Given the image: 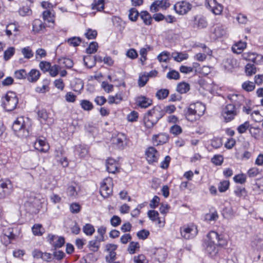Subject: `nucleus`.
Returning a JSON list of instances; mask_svg holds the SVG:
<instances>
[{
	"label": "nucleus",
	"mask_w": 263,
	"mask_h": 263,
	"mask_svg": "<svg viewBox=\"0 0 263 263\" xmlns=\"http://www.w3.org/2000/svg\"><path fill=\"white\" fill-rule=\"evenodd\" d=\"M208 237L209 240L206 251L212 257H214L218 253V246H223L225 241L215 231H211Z\"/></svg>",
	"instance_id": "obj_1"
},
{
	"label": "nucleus",
	"mask_w": 263,
	"mask_h": 263,
	"mask_svg": "<svg viewBox=\"0 0 263 263\" xmlns=\"http://www.w3.org/2000/svg\"><path fill=\"white\" fill-rule=\"evenodd\" d=\"M2 105L7 111L14 110L18 103V99L16 94L12 91L8 92L2 99Z\"/></svg>",
	"instance_id": "obj_2"
},
{
	"label": "nucleus",
	"mask_w": 263,
	"mask_h": 263,
	"mask_svg": "<svg viewBox=\"0 0 263 263\" xmlns=\"http://www.w3.org/2000/svg\"><path fill=\"white\" fill-rule=\"evenodd\" d=\"M12 128L18 136L27 137L29 135L28 129L26 128L24 118L18 117L13 122Z\"/></svg>",
	"instance_id": "obj_3"
},
{
	"label": "nucleus",
	"mask_w": 263,
	"mask_h": 263,
	"mask_svg": "<svg viewBox=\"0 0 263 263\" xmlns=\"http://www.w3.org/2000/svg\"><path fill=\"white\" fill-rule=\"evenodd\" d=\"M181 236L185 239L194 238L198 233L197 227L194 224L185 225L180 228Z\"/></svg>",
	"instance_id": "obj_4"
},
{
	"label": "nucleus",
	"mask_w": 263,
	"mask_h": 263,
	"mask_svg": "<svg viewBox=\"0 0 263 263\" xmlns=\"http://www.w3.org/2000/svg\"><path fill=\"white\" fill-rule=\"evenodd\" d=\"M112 180L110 177L106 178L101 184L100 193L104 198L108 197L112 192Z\"/></svg>",
	"instance_id": "obj_5"
},
{
	"label": "nucleus",
	"mask_w": 263,
	"mask_h": 263,
	"mask_svg": "<svg viewBox=\"0 0 263 263\" xmlns=\"http://www.w3.org/2000/svg\"><path fill=\"white\" fill-rule=\"evenodd\" d=\"M237 115L236 107L233 104H229L222 109L221 116L225 122H229L232 121Z\"/></svg>",
	"instance_id": "obj_6"
},
{
	"label": "nucleus",
	"mask_w": 263,
	"mask_h": 263,
	"mask_svg": "<svg viewBox=\"0 0 263 263\" xmlns=\"http://www.w3.org/2000/svg\"><path fill=\"white\" fill-rule=\"evenodd\" d=\"M205 5L215 15H220L222 12V6L216 0H205Z\"/></svg>",
	"instance_id": "obj_7"
},
{
	"label": "nucleus",
	"mask_w": 263,
	"mask_h": 263,
	"mask_svg": "<svg viewBox=\"0 0 263 263\" xmlns=\"http://www.w3.org/2000/svg\"><path fill=\"white\" fill-rule=\"evenodd\" d=\"M191 5L185 1L178 2L174 6L176 12L180 15L186 14L191 10Z\"/></svg>",
	"instance_id": "obj_8"
},
{
	"label": "nucleus",
	"mask_w": 263,
	"mask_h": 263,
	"mask_svg": "<svg viewBox=\"0 0 263 263\" xmlns=\"http://www.w3.org/2000/svg\"><path fill=\"white\" fill-rule=\"evenodd\" d=\"M147 114L154 119V121L158 122L164 115V111L160 106L157 105L148 111Z\"/></svg>",
	"instance_id": "obj_9"
},
{
	"label": "nucleus",
	"mask_w": 263,
	"mask_h": 263,
	"mask_svg": "<svg viewBox=\"0 0 263 263\" xmlns=\"http://www.w3.org/2000/svg\"><path fill=\"white\" fill-rule=\"evenodd\" d=\"M34 148L42 153H46L49 149V145L44 137H39L34 143Z\"/></svg>",
	"instance_id": "obj_10"
},
{
	"label": "nucleus",
	"mask_w": 263,
	"mask_h": 263,
	"mask_svg": "<svg viewBox=\"0 0 263 263\" xmlns=\"http://www.w3.org/2000/svg\"><path fill=\"white\" fill-rule=\"evenodd\" d=\"M127 138L125 134H118L117 136L112 139V143L119 149H123L127 144Z\"/></svg>",
	"instance_id": "obj_11"
},
{
	"label": "nucleus",
	"mask_w": 263,
	"mask_h": 263,
	"mask_svg": "<svg viewBox=\"0 0 263 263\" xmlns=\"http://www.w3.org/2000/svg\"><path fill=\"white\" fill-rule=\"evenodd\" d=\"M48 241L54 248H61L65 243V239L63 237L58 236L52 234L48 236Z\"/></svg>",
	"instance_id": "obj_12"
},
{
	"label": "nucleus",
	"mask_w": 263,
	"mask_h": 263,
	"mask_svg": "<svg viewBox=\"0 0 263 263\" xmlns=\"http://www.w3.org/2000/svg\"><path fill=\"white\" fill-rule=\"evenodd\" d=\"M146 159L149 163L157 162L158 157L159 153L155 148L153 147H148L145 152Z\"/></svg>",
	"instance_id": "obj_13"
},
{
	"label": "nucleus",
	"mask_w": 263,
	"mask_h": 263,
	"mask_svg": "<svg viewBox=\"0 0 263 263\" xmlns=\"http://www.w3.org/2000/svg\"><path fill=\"white\" fill-rule=\"evenodd\" d=\"M11 185L9 181H0V198H4L10 193Z\"/></svg>",
	"instance_id": "obj_14"
},
{
	"label": "nucleus",
	"mask_w": 263,
	"mask_h": 263,
	"mask_svg": "<svg viewBox=\"0 0 263 263\" xmlns=\"http://www.w3.org/2000/svg\"><path fill=\"white\" fill-rule=\"evenodd\" d=\"M170 5L167 0L156 1L151 6L150 10L152 12H155L159 10V8L166 9Z\"/></svg>",
	"instance_id": "obj_15"
},
{
	"label": "nucleus",
	"mask_w": 263,
	"mask_h": 263,
	"mask_svg": "<svg viewBox=\"0 0 263 263\" xmlns=\"http://www.w3.org/2000/svg\"><path fill=\"white\" fill-rule=\"evenodd\" d=\"M169 139V136L165 133H160L158 135H155L152 137V140L154 144L158 145L166 143Z\"/></svg>",
	"instance_id": "obj_16"
},
{
	"label": "nucleus",
	"mask_w": 263,
	"mask_h": 263,
	"mask_svg": "<svg viewBox=\"0 0 263 263\" xmlns=\"http://www.w3.org/2000/svg\"><path fill=\"white\" fill-rule=\"evenodd\" d=\"M135 101L137 105L141 108H146L152 104V100L143 96L137 97Z\"/></svg>",
	"instance_id": "obj_17"
},
{
	"label": "nucleus",
	"mask_w": 263,
	"mask_h": 263,
	"mask_svg": "<svg viewBox=\"0 0 263 263\" xmlns=\"http://www.w3.org/2000/svg\"><path fill=\"white\" fill-rule=\"evenodd\" d=\"M32 25V31L34 34L42 33L46 28L45 24L40 19H35L33 21Z\"/></svg>",
	"instance_id": "obj_18"
},
{
	"label": "nucleus",
	"mask_w": 263,
	"mask_h": 263,
	"mask_svg": "<svg viewBox=\"0 0 263 263\" xmlns=\"http://www.w3.org/2000/svg\"><path fill=\"white\" fill-rule=\"evenodd\" d=\"M83 61L86 66L91 68L95 65L96 61L101 62L102 60L100 56L91 57L87 55L84 57Z\"/></svg>",
	"instance_id": "obj_19"
},
{
	"label": "nucleus",
	"mask_w": 263,
	"mask_h": 263,
	"mask_svg": "<svg viewBox=\"0 0 263 263\" xmlns=\"http://www.w3.org/2000/svg\"><path fill=\"white\" fill-rule=\"evenodd\" d=\"M195 106L191 104L187 108L185 112V117L187 120L193 122L198 119L197 115L195 113Z\"/></svg>",
	"instance_id": "obj_20"
},
{
	"label": "nucleus",
	"mask_w": 263,
	"mask_h": 263,
	"mask_svg": "<svg viewBox=\"0 0 263 263\" xmlns=\"http://www.w3.org/2000/svg\"><path fill=\"white\" fill-rule=\"evenodd\" d=\"M208 22L205 18L202 16H197L194 17V28L202 29L206 27Z\"/></svg>",
	"instance_id": "obj_21"
},
{
	"label": "nucleus",
	"mask_w": 263,
	"mask_h": 263,
	"mask_svg": "<svg viewBox=\"0 0 263 263\" xmlns=\"http://www.w3.org/2000/svg\"><path fill=\"white\" fill-rule=\"evenodd\" d=\"M106 167L108 173L115 174L118 170V162L114 159L108 158L106 162Z\"/></svg>",
	"instance_id": "obj_22"
},
{
	"label": "nucleus",
	"mask_w": 263,
	"mask_h": 263,
	"mask_svg": "<svg viewBox=\"0 0 263 263\" xmlns=\"http://www.w3.org/2000/svg\"><path fill=\"white\" fill-rule=\"evenodd\" d=\"M248 61L256 65L263 64V56L255 53H248Z\"/></svg>",
	"instance_id": "obj_23"
},
{
	"label": "nucleus",
	"mask_w": 263,
	"mask_h": 263,
	"mask_svg": "<svg viewBox=\"0 0 263 263\" xmlns=\"http://www.w3.org/2000/svg\"><path fill=\"white\" fill-rule=\"evenodd\" d=\"M40 76L41 73L39 70L32 69L27 73V78L29 82L34 83L38 80Z\"/></svg>",
	"instance_id": "obj_24"
},
{
	"label": "nucleus",
	"mask_w": 263,
	"mask_h": 263,
	"mask_svg": "<svg viewBox=\"0 0 263 263\" xmlns=\"http://www.w3.org/2000/svg\"><path fill=\"white\" fill-rule=\"evenodd\" d=\"M229 99L233 102L235 103V106H240L245 101V98L240 95L233 94L228 96Z\"/></svg>",
	"instance_id": "obj_25"
},
{
	"label": "nucleus",
	"mask_w": 263,
	"mask_h": 263,
	"mask_svg": "<svg viewBox=\"0 0 263 263\" xmlns=\"http://www.w3.org/2000/svg\"><path fill=\"white\" fill-rule=\"evenodd\" d=\"M8 238L7 243H10L11 241L14 240L16 238V235L13 233V229L12 228H7L3 230V238Z\"/></svg>",
	"instance_id": "obj_26"
},
{
	"label": "nucleus",
	"mask_w": 263,
	"mask_h": 263,
	"mask_svg": "<svg viewBox=\"0 0 263 263\" xmlns=\"http://www.w3.org/2000/svg\"><path fill=\"white\" fill-rule=\"evenodd\" d=\"M43 18L49 23L54 24L55 12L54 10H45L43 12Z\"/></svg>",
	"instance_id": "obj_27"
},
{
	"label": "nucleus",
	"mask_w": 263,
	"mask_h": 263,
	"mask_svg": "<svg viewBox=\"0 0 263 263\" xmlns=\"http://www.w3.org/2000/svg\"><path fill=\"white\" fill-rule=\"evenodd\" d=\"M156 258L159 262H163L165 261L167 256V251L163 248H160L158 249L156 253Z\"/></svg>",
	"instance_id": "obj_28"
},
{
	"label": "nucleus",
	"mask_w": 263,
	"mask_h": 263,
	"mask_svg": "<svg viewBox=\"0 0 263 263\" xmlns=\"http://www.w3.org/2000/svg\"><path fill=\"white\" fill-rule=\"evenodd\" d=\"M246 46L247 45L245 42L240 41L233 45L232 50L234 53L240 54L246 48Z\"/></svg>",
	"instance_id": "obj_29"
},
{
	"label": "nucleus",
	"mask_w": 263,
	"mask_h": 263,
	"mask_svg": "<svg viewBox=\"0 0 263 263\" xmlns=\"http://www.w3.org/2000/svg\"><path fill=\"white\" fill-rule=\"evenodd\" d=\"M193 104L195 106V113L197 114L198 118H199L203 115L205 110V106L203 104L199 102L193 103Z\"/></svg>",
	"instance_id": "obj_30"
},
{
	"label": "nucleus",
	"mask_w": 263,
	"mask_h": 263,
	"mask_svg": "<svg viewBox=\"0 0 263 263\" xmlns=\"http://www.w3.org/2000/svg\"><path fill=\"white\" fill-rule=\"evenodd\" d=\"M91 8L98 11H101L104 9V0H94L91 4Z\"/></svg>",
	"instance_id": "obj_31"
},
{
	"label": "nucleus",
	"mask_w": 263,
	"mask_h": 263,
	"mask_svg": "<svg viewBox=\"0 0 263 263\" xmlns=\"http://www.w3.org/2000/svg\"><path fill=\"white\" fill-rule=\"evenodd\" d=\"M226 28L221 25H217L214 31V34L217 37H220L226 34Z\"/></svg>",
	"instance_id": "obj_32"
},
{
	"label": "nucleus",
	"mask_w": 263,
	"mask_h": 263,
	"mask_svg": "<svg viewBox=\"0 0 263 263\" xmlns=\"http://www.w3.org/2000/svg\"><path fill=\"white\" fill-rule=\"evenodd\" d=\"M218 218V214L217 211L215 210L212 211H211L210 213L206 214L204 216L205 220L209 222L215 221L217 220Z\"/></svg>",
	"instance_id": "obj_33"
},
{
	"label": "nucleus",
	"mask_w": 263,
	"mask_h": 263,
	"mask_svg": "<svg viewBox=\"0 0 263 263\" xmlns=\"http://www.w3.org/2000/svg\"><path fill=\"white\" fill-rule=\"evenodd\" d=\"M144 123L146 128H151L157 123V122L154 121V119L146 114L144 117Z\"/></svg>",
	"instance_id": "obj_34"
},
{
	"label": "nucleus",
	"mask_w": 263,
	"mask_h": 263,
	"mask_svg": "<svg viewBox=\"0 0 263 263\" xmlns=\"http://www.w3.org/2000/svg\"><path fill=\"white\" fill-rule=\"evenodd\" d=\"M190 89V85L185 82H181L178 84L177 87V91L180 93H185Z\"/></svg>",
	"instance_id": "obj_35"
},
{
	"label": "nucleus",
	"mask_w": 263,
	"mask_h": 263,
	"mask_svg": "<svg viewBox=\"0 0 263 263\" xmlns=\"http://www.w3.org/2000/svg\"><path fill=\"white\" fill-rule=\"evenodd\" d=\"M122 100V95L121 93H117L115 96H109L108 99L109 104H118Z\"/></svg>",
	"instance_id": "obj_36"
},
{
	"label": "nucleus",
	"mask_w": 263,
	"mask_h": 263,
	"mask_svg": "<svg viewBox=\"0 0 263 263\" xmlns=\"http://www.w3.org/2000/svg\"><path fill=\"white\" fill-rule=\"evenodd\" d=\"M18 13L22 16H29L32 14V10L29 6H24L19 9Z\"/></svg>",
	"instance_id": "obj_37"
},
{
	"label": "nucleus",
	"mask_w": 263,
	"mask_h": 263,
	"mask_svg": "<svg viewBox=\"0 0 263 263\" xmlns=\"http://www.w3.org/2000/svg\"><path fill=\"white\" fill-rule=\"evenodd\" d=\"M21 52L24 58L27 59H31L33 57V52L29 46L23 48L21 49Z\"/></svg>",
	"instance_id": "obj_38"
},
{
	"label": "nucleus",
	"mask_w": 263,
	"mask_h": 263,
	"mask_svg": "<svg viewBox=\"0 0 263 263\" xmlns=\"http://www.w3.org/2000/svg\"><path fill=\"white\" fill-rule=\"evenodd\" d=\"M140 17L145 25H149L151 24L152 18L147 11L141 12Z\"/></svg>",
	"instance_id": "obj_39"
},
{
	"label": "nucleus",
	"mask_w": 263,
	"mask_h": 263,
	"mask_svg": "<svg viewBox=\"0 0 263 263\" xmlns=\"http://www.w3.org/2000/svg\"><path fill=\"white\" fill-rule=\"evenodd\" d=\"M101 241H100V239L99 238L90 241L89 242L90 249L93 252L97 251L99 248L100 242Z\"/></svg>",
	"instance_id": "obj_40"
},
{
	"label": "nucleus",
	"mask_w": 263,
	"mask_h": 263,
	"mask_svg": "<svg viewBox=\"0 0 263 263\" xmlns=\"http://www.w3.org/2000/svg\"><path fill=\"white\" fill-rule=\"evenodd\" d=\"M172 57L176 61L180 62L184 60L187 59L188 58V55L185 53L176 52L173 53Z\"/></svg>",
	"instance_id": "obj_41"
},
{
	"label": "nucleus",
	"mask_w": 263,
	"mask_h": 263,
	"mask_svg": "<svg viewBox=\"0 0 263 263\" xmlns=\"http://www.w3.org/2000/svg\"><path fill=\"white\" fill-rule=\"evenodd\" d=\"M80 105L84 110L90 111L93 108L92 103L88 100H82L81 101Z\"/></svg>",
	"instance_id": "obj_42"
},
{
	"label": "nucleus",
	"mask_w": 263,
	"mask_h": 263,
	"mask_svg": "<svg viewBox=\"0 0 263 263\" xmlns=\"http://www.w3.org/2000/svg\"><path fill=\"white\" fill-rule=\"evenodd\" d=\"M32 231L34 235L41 236L44 233V229L41 224H36L32 227Z\"/></svg>",
	"instance_id": "obj_43"
},
{
	"label": "nucleus",
	"mask_w": 263,
	"mask_h": 263,
	"mask_svg": "<svg viewBox=\"0 0 263 263\" xmlns=\"http://www.w3.org/2000/svg\"><path fill=\"white\" fill-rule=\"evenodd\" d=\"M49 83L47 81L44 82L42 86H37L35 88V92L40 93H44L49 91Z\"/></svg>",
	"instance_id": "obj_44"
},
{
	"label": "nucleus",
	"mask_w": 263,
	"mask_h": 263,
	"mask_svg": "<svg viewBox=\"0 0 263 263\" xmlns=\"http://www.w3.org/2000/svg\"><path fill=\"white\" fill-rule=\"evenodd\" d=\"M139 247L138 242L132 241L128 246L127 251L130 254H133L136 253V250L139 249Z\"/></svg>",
	"instance_id": "obj_45"
},
{
	"label": "nucleus",
	"mask_w": 263,
	"mask_h": 263,
	"mask_svg": "<svg viewBox=\"0 0 263 263\" xmlns=\"http://www.w3.org/2000/svg\"><path fill=\"white\" fill-rule=\"evenodd\" d=\"M250 114L251 118L253 121L255 122H260L261 120L262 117L258 111L255 110L250 112V110L248 109V114Z\"/></svg>",
	"instance_id": "obj_46"
},
{
	"label": "nucleus",
	"mask_w": 263,
	"mask_h": 263,
	"mask_svg": "<svg viewBox=\"0 0 263 263\" xmlns=\"http://www.w3.org/2000/svg\"><path fill=\"white\" fill-rule=\"evenodd\" d=\"M77 185H69L67 190V193L68 196L71 197H76L77 196Z\"/></svg>",
	"instance_id": "obj_47"
},
{
	"label": "nucleus",
	"mask_w": 263,
	"mask_h": 263,
	"mask_svg": "<svg viewBox=\"0 0 263 263\" xmlns=\"http://www.w3.org/2000/svg\"><path fill=\"white\" fill-rule=\"evenodd\" d=\"M98 44L96 42H92L90 43L89 46L86 49V52L88 54H92L97 51Z\"/></svg>",
	"instance_id": "obj_48"
},
{
	"label": "nucleus",
	"mask_w": 263,
	"mask_h": 263,
	"mask_svg": "<svg viewBox=\"0 0 263 263\" xmlns=\"http://www.w3.org/2000/svg\"><path fill=\"white\" fill-rule=\"evenodd\" d=\"M27 73L25 69H22L16 70L14 72V77L17 79H24L27 78Z\"/></svg>",
	"instance_id": "obj_49"
},
{
	"label": "nucleus",
	"mask_w": 263,
	"mask_h": 263,
	"mask_svg": "<svg viewBox=\"0 0 263 263\" xmlns=\"http://www.w3.org/2000/svg\"><path fill=\"white\" fill-rule=\"evenodd\" d=\"M67 42L70 45L73 47H77L81 43V39L79 37L74 36L69 39L67 40Z\"/></svg>",
	"instance_id": "obj_50"
},
{
	"label": "nucleus",
	"mask_w": 263,
	"mask_h": 263,
	"mask_svg": "<svg viewBox=\"0 0 263 263\" xmlns=\"http://www.w3.org/2000/svg\"><path fill=\"white\" fill-rule=\"evenodd\" d=\"M15 49L14 47H11L8 48L5 52L4 54V58L5 61H7L10 59L14 54Z\"/></svg>",
	"instance_id": "obj_51"
},
{
	"label": "nucleus",
	"mask_w": 263,
	"mask_h": 263,
	"mask_svg": "<svg viewBox=\"0 0 263 263\" xmlns=\"http://www.w3.org/2000/svg\"><path fill=\"white\" fill-rule=\"evenodd\" d=\"M97 32L96 30L88 29L85 33V36L88 40H92L96 37Z\"/></svg>",
	"instance_id": "obj_52"
},
{
	"label": "nucleus",
	"mask_w": 263,
	"mask_h": 263,
	"mask_svg": "<svg viewBox=\"0 0 263 263\" xmlns=\"http://www.w3.org/2000/svg\"><path fill=\"white\" fill-rule=\"evenodd\" d=\"M139 15V12L135 8H132L129 10L128 17L130 20L135 22L137 20Z\"/></svg>",
	"instance_id": "obj_53"
},
{
	"label": "nucleus",
	"mask_w": 263,
	"mask_h": 263,
	"mask_svg": "<svg viewBox=\"0 0 263 263\" xmlns=\"http://www.w3.org/2000/svg\"><path fill=\"white\" fill-rule=\"evenodd\" d=\"M47 55L46 50L43 48H39L35 51V59L39 60L45 58Z\"/></svg>",
	"instance_id": "obj_54"
},
{
	"label": "nucleus",
	"mask_w": 263,
	"mask_h": 263,
	"mask_svg": "<svg viewBox=\"0 0 263 263\" xmlns=\"http://www.w3.org/2000/svg\"><path fill=\"white\" fill-rule=\"evenodd\" d=\"M168 93L169 91L167 89H160L157 92L156 96L159 99H164L168 96Z\"/></svg>",
	"instance_id": "obj_55"
},
{
	"label": "nucleus",
	"mask_w": 263,
	"mask_h": 263,
	"mask_svg": "<svg viewBox=\"0 0 263 263\" xmlns=\"http://www.w3.org/2000/svg\"><path fill=\"white\" fill-rule=\"evenodd\" d=\"M83 232L87 235H92L95 232L93 227L90 224H86L83 227Z\"/></svg>",
	"instance_id": "obj_56"
},
{
	"label": "nucleus",
	"mask_w": 263,
	"mask_h": 263,
	"mask_svg": "<svg viewBox=\"0 0 263 263\" xmlns=\"http://www.w3.org/2000/svg\"><path fill=\"white\" fill-rule=\"evenodd\" d=\"M61 69V68L59 66L57 65H54L53 66H51L50 69L48 71L51 76L54 77L57 76L59 73V70Z\"/></svg>",
	"instance_id": "obj_57"
},
{
	"label": "nucleus",
	"mask_w": 263,
	"mask_h": 263,
	"mask_svg": "<svg viewBox=\"0 0 263 263\" xmlns=\"http://www.w3.org/2000/svg\"><path fill=\"white\" fill-rule=\"evenodd\" d=\"M77 151L78 152L79 155L81 157H85L88 154V149L87 148L83 145H79L77 147Z\"/></svg>",
	"instance_id": "obj_58"
},
{
	"label": "nucleus",
	"mask_w": 263,
	"mask_h": 263,
	"mask_svg": "<svg viewBox=\"0 0 263 263\" xmlns=\"http://www.w3.org/2000/svg\"><path fill=\"white\" fill-rule=\"evenodd\" d=\"M233 179L236 183L242 184L246 182V176L244 174H238L235 176Z\"/></svg>",
	"instance_id": "obj_59"
},
{
	"label": "nucleus",
	"mask_w": 263,
	"mask_h": 263,
	"mask_svg": "<svg viewBox=\"0 0 263 263\" xmlns=\"http://www.w3.org/2000/svg\"><path fill=\"white\" fill-rule=\"evenodd\" d=\"M60 64H63L66 67L70 68L73 66V63L71 60L68 58H63L60 60Z\"/></svg>",
	"instance_id": "obj_60"
},
{
	"label": "nucleus",
	"mask_w": 263,
	"mask_h": 263,
	"mask_svg": "<svg viewBox=\"0 0 263 263\" xmlns=\"http://www.w3.org/2000/svg\"><path fill=\"white\" fill-rule=\"evenodd\" d=\"M212 163L216 165H220L223 161V157L220 155H215L211 159Z\"/></svg>",
	"instance_id": "obj_61"
},
{
	"label": "nucleus",
	"mask_w": 263,
	"mask_h": 263,
	"mask_svg": "<svg viewBox=\"0 0 263 263\" xmlns=\"http://www.w3.org/2000/svg\"><path fill=\"white\" fill-rule=\"evenodd\" d=\"M147 215L149 219L153 221H156L158 219L159 213L157 211L154 210H150L147 213Z\"/></svg>",
	"instance_id": "obj_62"
},
{
	"label": "nucleus",
	"mask_w": 263,
	"mask_h": 263,
	"mask_svg": "<svg viewBox=\"0 0 263 263\" xmlns=\"http://www.w3.org/2000/svg\"><path fill=\"white\" fill-rule=\"evenodd\" d=\"M166 77L169 79L178 80L179 79L180 75L178 71L172 70L167 73Z\"/></svg>",
	"instance_id": "obj_63"
},
{
	"label": "nucleus",
	"mask_w": 263,
	"mask_h": 263,
	"mask_svg": "<svg viewBox=\"0 0 263 263\" xmlns=\"http://www.w3.org/2000/svg\"><path fill=\"white\" fill-rule=\"evenodd\" d=\"M134 260L135 263H148L146 257L142 254L139 255L137 256H135Z\"/></svg>",
	"instance_id": "obj_64"
}]
</instances>
